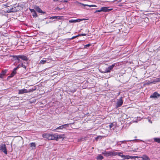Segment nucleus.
I'll return each mask as SVG.
<instances>
[{"label": "nucleus", "instance_id": "1", "mask_svg": "<svg viewBox=\"0 0 160 160\" xmlns=\"http://www.w3.org/2000/svg\"><path fill=\"white\" fill-rule=\"evenodd\" d=\"M42 137L49 140H55V137L54 134H51L46 133L42 134Z\"/></svg>", "mask_w": 160, "mask_h": 160}, {"label": "nucleus", "instance_id": "2", "mask_svg": "<svg viewBox=\"0 0 160 160\" xmlns=\"http://www.w3.org/2000/svg\"><path fill=\"white\" fill-rule=\"evenodd\" d=\"M36 89V88H32V89H30L28 91L25 89H23L19 90L18 94H22L24 93H27L30 92H32Z\"/></svg>", "mask_w": 160, "mask_h": 160}, {"label": "nucleus", "instance_id": "3", "mask_svg": "<svg viewBox=\"0 0 160 160\" xmlns=\"http://www.w3.org/2000/svg\"><path fill=\"white\" fill-rule=\"evenodd\" d=\"M15 57L17 60H18V62H21L20 59H21L24 61H27L28 59L27 57L24 55L16 56Z\"/></svg>", "mask_w": 160, "mask_h": 160}, {"label": "nucleus", "instance_id": "4", "mask_svg": "<svg viewBox=\"0 0 160 160\" xmlns=\"http://www.w3.org/2000/svg\"><path fill=\"white\" fill-rule=\"evenodd\" d=\"M69 124H66L63 125H62L59 126V127L56 128L55 129L53 130V131L56 130V132H61L58 131L59 130H62L64 129H65L66 127H68Z\"/></svg>", "mask_w": 160, "mask_h": 160}, {"label": "nucleus", "instance_id": "5", "mask_svg": "<svg viewBox=\"0 0 160 160\" xmlns=\"http://www.w3.org/2000/svg\"><path fill=\"white\" fill-rule=\"evenodd\" d=\"M16 8V6L14 7L12 6L11 7H10L9 8H8L7 10H6V12L8 13L16 12L18 11V9Z\"/></svg>", "mask_w": 160, "mask_h": 160}, {"label": "nucleus", "instance_id": "6", "mask_svg": "<svg viewBox=\"0 0 160 160\" xmlns=\"http://www.w3.org/2000/svg\"><path fill=\"white\" fill-rule=\"evenodd\" d=\"M0 150L3 152L5 154H7V151L5 144H3L0 145Z\"/></svg>", "mask_w": 160, "mask_h": 160}, {"label": "nucleus", "instance_id": "7", "mask_svg": "<svg viewBox=\"0 0 160 160\" xmlns=\"http://www.w3.org/2000/svg\"><path fill=\"white\" fill-rule=\"evenodd\" d=\"M123 103V100H122V97H121L118 100L117 102L116 107L118 108L120 107L122 104Z\"/></svg>", "mask_w": 160, "mask_h": 160}, {"label": "nucleus", "instance_id": "8", "mask_svg": "<svg viewBox=\"0 0 160 160\" xmlns=\"http://www.w3.org/2000/svg\"><path fill=\"white\" fill-rule=\"evenodd\" d=\"M115 65L113 64L110 65L108 68H106L104 71V73H108L110 72L113 69V67L115 66Z\"/></svg>", "mask_w": 160, "mask_h": 160}, {"label": "nucleus", "instance_id": "9", "mask_svg": "<svg viewBox=\"0 0 160 160\" xmlns=\"http://www.w3.org/2000/svg\"><path fill=\"white\" fill-rule=\"evenodd\" d=\"M160 96V94H158L157 92H154L150 96L151 98H158Z\"/></svg>", "mask_w": 160, "mask_h": 160}, {"label": "nucleus", "instance_id": "10", "mask_svg": "<svg viewBox=\"0 0 160 160\" xmlns=\"http://www.w3.org/2000/svg\"><path fill=\"white\" fill-rule=\"evenodd\" d=\"M50 19L52 20L53 19L58 20H62L63 19V17L62 16H54L50 17Z\"/></svg>", "mask_w": 160, "mask_h": 160}, {"label": "nucleus", "instance_id": "11", "mask_svg": "<svg viewBox=\"0 0 160 160\" xmlns=\"http://www.w3.org/2000/svg\"><path fill=\"white\" fill-rule=\"evenodd\" d=\"M109 8V7H104L101 8L102 12H108L112 9V8L108 9Z\"/></svg>", "mask_w": 160, "mask_h": 160}, {"label": "nucleus", "instance_id": "12", "mask_svg": "<svg viewBox=\"0 0 160 160\" xmlns=\"http://www.w3.org/2000/svg\"><path fill=\"white\" fill-rule=\"evenodd\" d=\"M64 135L60 134L58 135L57 133L55 134V140L58 141V139H61L63 138Z\"/></svg>", "mask_w": 160, "mask_h": 160}, {"label": "nucleus", "instance_id": "13", "mask_svg": "<svg viewBox=\"0 0 160 160\" xmlns=\"http://www.w3.org/2000/svg\"><path fill=\"white\" fill-rule=\"evenodd\" d=\"M141 158H142V160H150L149 157L146 155H143Z\"/></svg>", "mask_w": 160, "mask_h": 160}, {"label": "nucleus", "instance_id": "14", "mask_svg": "<svg viewBox=\"0 0 160 160\" xmlns=\"http://www.w3.org/2000/svg\"><path fill=\"white\" fill-rule=\"evenodd\" d=\"M109 127L110 129L114 130L116 128V124L111 123L109 125Z\"/></svg>", "mask_w": 160, "mask_h": 160}, {"label": "nucleus", "instance_id": "15", "mask_svg": "<svg viewBox=\"0 0 160 160\" xmlns=\"http://www.w3.org/2000/svg\"><path fill=\"white\" fill-rule=\"evenodd\" d=\"M34 9L37 12L39 13H42L43 12L42 10L39 8L38 6H36L34 7Z\"/></svg>", "mask_w": 160, "mask_h": 160}, {"label": "nucleus", "instance_id": "16", "mask_svg": "<svg viewBox=\"0 0 160 160\" xmlns=\"http://www.w3.org/2000/svg\"><path fill=\"white\" fill-rule=\"evenodd\" d=\"M102 154L107 157L111 156V152L104 151L102 152Z\"/></svg>", "mask_w": 160, "mask_h": 160}, {"label": "nucleus", "instance_id": "17", "mask_svg": "<svg viewBox=\"0 0 160 160\" xmlns=\"http://www.w3.org/2000/svg\"><path fill=\"white\" fill-rule=\"evenodd\" d=\"M121 157L123 158V159H129L130 158V156L128 155H122Z\"/></svg>", "mask_w": 160, "mask_h": 160}, {"label": "nucleus", "instance_id": "18", "mask_svg": "<svg viewBox=\"0 0 160 160\" xmlns=\"http://www.w3.org/2000/svg\"><path fill=\"white\" fill-rule=\"evenodd\" d=\"M16 73V72L13 71L10 76L8 77V78H9L13 77Z\"/></svg>", "mask_w": 160, "mask_h": 160}, {"label": "nucleus", "instance_id": "19", "mask_svg": "<svg viewBox=\"0 0 160 160\" xmlns=\"http://www.w3.org/2000/svg\"><path fill=\"white\" fill-rule=\"evenodd\" d=\"M80 4H81L83 6H84V7L86 6H88L90 7H96V6L95 5H88V4H84L83 3H80Z\"/></svg>", "mask_w": 160, "mask_h": 160}, {"label": "nucleus", "instance_id": "20", "mask_svg": "<svg viewBox=\"0 0 160 160\" xmlns=\"http://www.w3.org/2000/svg\"><path fill=\"white\" fill-rule=\"evenodd\" d=\"M160 82V78H156V79H154L153 82L151 83H154L155 82Z\"/></svg>", "mask_w": 160, "mask_h": 160}, {"label": "nucleus", "instance_id": "21", "mask_svg": "<svg viewBox=\"0 0 160 160\" xmlns=\"http://www.w3.org/2000/svg\"><path fill=\"white\" fill-rule=\"evenodd\" d=\"M153 139L155 142L160 143V138H154Z\"/></svg>", "mask_w": 160, "mask_h": 160}, {"label": "nucleus", "instance_id": "22", "mask_svg": "<svg viewBox=\"0 0 160 160\" xmlns=\"http://www.w3.org/2000/svg\"><path fill=\"white\" fill-rule=\"evenodd\" d=\"M103 158V156L100 155H98L97 158V160H102Z\"/></svg>", "mask_w": 160, "mask_h": 160}, {"label": "nucleus", "instance_id": "23", "mask_svg": "<svg viewBox=\"0 0 160 160\" xmlns=\"http://www.w3.org/2000/svg\"><path fill=\"white\" fill-rule=\"evenodd\" d=\"M47 60L46 59L45 60H42L39 63L41 64H44L45 63L47 62Z\"/></svg>", "mask_w": 160, "mask_h": 160}, {"label": "nucleus", "instance_id": "24", "mask_svg": "<svg viewBox=\"0 0 160 160\" xmlns=\"http://www.w3.org/2000/svg\"><path fill=\"white\" fill-rule=\"evenodd\" d=\"M83 20H86L85 19H75V22H81Z\"/></svg>", "mask_w": 160, "mask_h": 160}, {"label": "nucleus", "instance_id": "25", "mask_svg": "<svg viewBox=\"0 0 160 160\" xmlns=\"http://www.w3.org/2000/svg\"><path fill=\"white\" fill-rule=\"evenodd\" d=\"M117 144L118 146H120L121 147L124 148V146H122L121 145V143H120V142L119 141H117Z\"/></svg>", "mask_w": 160, "mask_h": 160}, {"label": "nucleus", "instance_id": "26", "mask_svg": "<svg viewBox=\"0 0 160 160\" xmlns=\"http://www.w3.org/2000/svg\"><path fill=\"white\" fill-rule=\"evenodd\" d=\"M30 147H36V144L34 142H32L30 144Z\"/></svg>", "mask_w": 160, "mask_h": 160}, {"label": "nucleus", "instance_id": "27", "mask_svg": "<svg viewBox=\"0 0 160 160\" xmlns=\"http://www.w3.org/2000/svg\"><path fill=\"white\" fill-rule=\"evenodd\" d=\"M117 152H111V156H116L117 155Z\"/></svg>", "mask_w": 160, "mask_h": 160}, {"label": "nucleus", "instance_id": "28", "mask_svg": "<svg viewBox=\"0 0 160 160\" xmlns=\"http://www.w3.org/2000/svg\"><path fill=\"white\" fill-rule=\"evenodd\" d=\"M32 15L33 17L36 18L37 17V15L35 11L32 13Z\"/></svg>", "mask_w": 160, "mask_h": 160}, {"label": "nucleus", "instance_id": "29", "mask_svg": "<svg viewBox=\"0 0 160 160\" xmlns=\"http://www.w3.org/2000/svg\"><path fill=\"white\" fill-rule=\"evenodd\" d=\"M7 70H3L1 73L4 76L7 72Z\"/></svg>", "mask_w": 160, "mask_h": 160}, {"label": "nucleus", "instance_id": "30", "mask_svg": "<svg viewBox=\"0 0 160 160\" xmlns=\"http://www.w3.org/2000/svg\"><path fill=\"white\" fill-rule=\"evenodd\" d=\"M131 141V140H128V141L124 140V141H119V142H120V143L121 144H122V143H126V142H129V141Z\"/></svg>", "mask_w": 160, "mask_h": 160}, {"label": "nucleus", "instance_id": "31", "mask_svg": "<svg viewBox=\"0 0 160 160\" xmlns=\"http://www.w3.org/2000/svg\"><path fill=\"white\" fill-rule=\"evenodd\" d=\"M102 12V9H101H101H100V10H96L95 12H94V13H97V12Z\"/></svg>", "mask_w": 160, "mask_h": 160}, {"label": "nucleus", "instance_id": "32", "mask_svg": "<svg viewBox=\"0 0 160 160\" xmlns=\"http://www.w3.org/2000/svg\"><path fill=\"white\" fill-rule=\"evenodd\" d=\"M69 22L70 23H75V20L71 19L69 21Z\"/></svg>", "mask_w": 160, "mask_h": 160}, {"label": "nucleus", "instance_id": "33", "mask_svg": "<svg viewBox=\"0 0 160 160\" xmlns=\"http://www.w3.org/2000/svg\"><path fill=\"white\" fill-rule=\"evenodd\" d=\"M79 36V35H76V36H73V37H72V38H70V40H72L74 38H77Z\"/></svg>", "mask_w": 160, "mask_h": 160}, {"label": "nucleus", "instance_id": "34", "mask_svg": "<svg viewBox=\"0 0 160 160\" xmlns=\"http://www.w3.org/2000/svg\"><path fill=\"white\" fill-rule=\"evenodd\" d=\"M122 153L121 152H117V155H118L119 156H120L121 157V156H122V155H121V154H122Z\"/></svg>", "mask_w": 160, "mask_h": 160}, {"label": "nucleus", "instance_id": "35", "mask_svg": "<svg viewBox=\"0 0 160 160\" xmlns=\"http://www.w3.org/2000/svg\"><path fill=\"white\" fill-rule=\"evenodd\" d=\"M29 9L30 10V11H31V12H32V13L33 12H35V10L34 9L29 8Z\"/></svg>", "mask_w": 160, "mask_h": 160}, {"label": "nucleus", "instance_id": "36", "mask_svg": "<svg viewBox=\"0 0 160 160\" xmlns=\"http://www.w3.org/2000/svg\"><path fill=\"white\" fill-rule=\"evenodd\" d=\"M90 45H91V44H86L84 46V48H87L88 47H89Z\"/></svg>", "mask_w": 160, "mask_h": 160}, {"label": "nucleus", "instance_id": "37", "mask_svg": "<svg viewBox=\"0 0 160 160\" xmlns=\"http://www.w3.org/2000/svg\"><path fill=\"white\" fill-rule=\"evenodd\" d=\"M23 63L22 62V63L21 64H20L18 65V67L20 68V67H22V65Z\"/></svg>", "mask_w": 160, "mask_h": 160}, {"label": "nucleus", "instance_id": "38", "mask_svg": "<svg viewBox=\"0 0 160 160\" xmlns=\"http://www.w3.org/2000/svg\"><path fill=\"white\" fill-rule=\"evenodd\" d=\"M87 35V34L85 33L84 34H79L78 35H79V36H86Z\"/></svg>", "mask_w": 160, "mask_h": 160}, {"label": "nucleus", "instance_id": "39", "mask_svg": "<svg viewBox=\"0 0 160 160\" xmlns=\"http://www.w3.org/2000/svg\"><path fill=\"white\" fill-rule=\"evenodd\" d=\"M19 68L18 67V66L17 67H16L14 69H13V71H14L16 72V70H17L18 68Z\"/></svg>", "mask_w": 160, "mask_h": 160}, {"label": "nucleus", "instance_id": "40", "mask_svg": "<svg viewBox=\"0 0 160 160\" xmlns=\"http://www.w3.org/2000/svg\"><path fill=\"white\" fill-rule=\"evenodd\" d=\"M4 76L1 73H0V78H2Z\"/></svg>", "mask_w": 160, "mask_h": 160}, {"label": "nucleus", "instance_id": "41", "mask_svg": "<svg viewBox=\"0 0 160 160\" xmlns=\"http://www.w3.org/2000/svg\"><path fill=\"white\" fill-rule=\"evenodd\" d=\"M130 158L135 159L134 156H130Z\"/></svg>", "mask_w": 160, "mask_h": 160}, {"label": "nucleus", "instance_id": "42", "mask_svg": "<svg viewBox=\"0 0 160 160\" xmlns=\"http://www.w3.org/2000/svg\"><path fill=\"white\" fill-rule=\"evenodd\" d=\"M141 157H139V156H134L135 159V158H141Z\"/></svg>", "mask_w": 160, "mask_h": 160}, {"label": "nucleus", "instance_id": "43", "mask_svg": "<svg viewBox=\"0 0 160 160\" xmlns=\"http://www.w3.org/2000/svg\"><path fill=\"white\" fill-rule=\"evenodd\" d=\"M22 67L24 68L25 69H26V67L25 65L23 64H22Z\"/></svg>", "mask_w": 160, "mask_h": 160}, {"label": "nucleus", "instance_id": "44", "mask_svg": "<svg viewBox=\"0 0 160 160\" xmlns=\"http://www.w3.org/2000/svg\"><path fill=\"white\" fill-rule=\"evenodd\" d=\"M75 91H76L74 89V90H72V92H75Z\"/></svg>", "mask_w": 160, "mask_h": 160}]
</instances>
